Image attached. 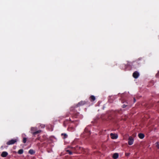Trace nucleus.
<instances>
[{
    "instance_id": "obj_8",
    "label": "nucleus",
    "mask_w": 159,
    "mask_h": 159,
    "mask_svg": "<svg viewBox=\"0 0 159 159\" xmlns=\"http://www.w3.org/2000/svg\"><path fill=\"white\" fill-rule=\"evenodd\" d=\"M96 99L95 97L93 95H91L89 98L91 102L94 101Z\"/></svg>"
},
{
    "instance_id": "obj_23",
    "label": "nucleus",
    "mask_w": 159,
    "mask_h": 159,
    "mask_svg": "<svg viewBox=\"0 0 159 159\" xmlns=\"http://www.w3.org/2000/svg\"><path fill=\"white\" fill-rule=\"evenodd\" d=\"M129 153H125V155L126 156H129Z\"/></svg>"
},
{
    "instance_id": "obj_21",
    "label": "nucleus",
    "mask_w": 159,
    "mask_h": 159,
    "mask_svg": "<svg viewBox=\"0 0 159 159\" xmlns=\"http://www.w3.org/2000/svg\"><path fill=\"white\" fill-rule=\"evenodd\" d=\"M156 77L159 78V71H158L157 73L156 74Z\"/></svg>"
},
{
    "instance_id": "obj_22",
    "label": "nucleus",
    "mask_w": 159,
    "mask_h": 159,
    "mask_svg": "<svg viewBox=\"0 0 159 159\" xmlns=\"http://www.w3.org/2000/svg\"><path fill=\"white\" fill-rule=\"evenodd\" d=\"M156 146L157 148H158V149L159 148V144L157 143L156 145Z\"/></svg>"
},
{
    "instance_id": "obj_15",
    "label": "nucleus",
    "mask_w": 159,
    "mask_h": 159,
    "mask_svg": "<svg viewBox=\"0 0 159 159\" xmlns=\"http://www.w3.org/2000/svg\"><path fill=\"white\" fill-rule=\"evenodd\" d=\"M35 152L34 150L32 149H30L29 151V153L31 155L33 154Z\"/></svg>"
},
{
    "instance_id": "obj_12",
    "label": "nucleus",
    "mask_w": 159,
    "mask_h": 159,
    "mask_svg": "<svg viewBox=\"0 0 159 159\" xmlns=\"http://www.w3.org/2000/svg\"><path fill=\"white\" fill-rule=\"evenodd\" d=\"M72 148L74 149L76 151L78 150H81V149H82V148H81L80 147H79L77 146L74 148L72 147Z\"/></svg>"
},
{
    "instance_id": "obj_2",
    "label": "nucleus",
    "mask_w": 159,
    "mask_h": 159,
    "mask_svg": "<svg viewBox=\"0 0 159 159\" xmlns=\"http://www.w3.org/2000/svg\"><path fill=\"white\" fill-rule=\"evenodd\" d=\"M91 134L90 131L86 127L83 132L84 135V136H89Z\"/></svg>"
},
{
    "instance_id": "obj_10",
    "label": "nucleus",
    "mask_w": 159,
    "mask_h": 159,
    "mask_svg": "<svg viewBox=\"0 0 159 159\" xmlns=\"http://www.w3.org/2000/svg\"><path fill=\"white\" fill-rule=\"evenodd\" d=\"M138 136L140 139H143L144 137V135L142 133H139L138 134Z\"/></svg>"
},
{
    "instance_id": "obj_6",
    "label": "nucleus",
    "mask_w": 159,
    "mask_h": 159,
    "mask_svg": "<svg viewBox=\"0 0 159 159\" xmlns=\"http://www.w3.org/2000/svg\"><path fill=\"white\" fill-rule=\"evenodd\" d=\"M8 154V153L7 152L5 151L3 152L1 154V156L3 157H6L7 156Z\"/></svg>"
},
{
    "instance_id": "obj_19",
    "label": "nucleus",
    "mask_w": 159,
    "mask_h": 159,
    "mask_svg": "<svg viewBox=\"0 0 159 159\" xmlns=\"http://www.w3.org/2000/svg\"><path fill=\"white\" fill-rule=\"evenodd\" d=\"M116 112H117L118 114H122V111L121 110H118L116 111Z\"/></svg>"
},
{
    "instance_id": "obj_9",
    "label": "nucleus",
    "mask_w": 159,
    "mask_h": 159,
    "mask_svg": "<svg viewBox=\"0 0 159 159\" xmlns=\"http://www.w3.org/2000/svg\"><path fill=\"white\" fill-rule=\"evenodd\" d=\"M41 132V130H36L35 132H32V134L34 135H35L38 134H39Z\"/></svg>"
},
{
    "instance_id": "obj_3",
    "label": "nucleus",
    "mask_w": 159,
    "mask_h": 159,
    "mask_svg": "<svg viewBox=\"0 0 159 159\" xmlns=\"http://www.w3.org/2000/svg\"><path fill=\"white\" fill-rule=\"evenodd\" d=\"M17 141V140L16 139H12L7 142L6 144L7 145L13 144L16 142Z\"/></svg>"
},
{
    "instance_id": "obj_11",
    "label": "nucleus",
    "mask_w": 159,
    "mask_h": 159,
    "mask_svg": "<svg viewBox=\"0 0 159 159\" xmlns=\"http://www.w3.org/2000/svg\"><path fill=\"white\" fill-rule=\"evenodd\" d=\"M119 157V154L117 153H115L114 154L113 156V158L114 159H116L118 158Z\"/></svg>"
},
{
    "instance_id": "obj_20",
    "label": "nucleus",
    "mask_w": 159,
    "mask_h": 159,
    "mask_svg": "<svg viewBox=\"0 0 159 159\" xmlns=\"http://www.w3.org/2000/svg\"><path fill=\"white\" fill-rule=\"evenodd\" d=\"M66 152L70 155H71L72 154V152L69 150H67Z\"/></svg>"
},
{
    "instance_id": "obj_5",
    "label": "nucleus",
    "mask_w": 159,
    "mask_h": 159,
    "mask_svg": "<svg viewBox=\"0 0 159 159\" xmlns=\"http://www.w3.org/2000/svg\"><path fill=\"white\" fill-rule=\"evenodd\" d=\"M139 73L137 71H135L133 73V76L134 78L137 79L139 77Z\"/></svg>"
},
{
    "instance_id": "obj_18",
    "label": "nucleus",
    "mask_w": 159,
    "mask_h": 159,
    "mask_svg": "<svg viewBox=\"0 0 159 159\" xmlns=\"http://www.w3.org/2000/svg\"><path fill=\"white\" fill-rule=\"evenodd\" d=\"M26 140H27V138L25 137H24L23 139V142L24 143H25L26 142Z\"/></svg>"
},
{
    "instance_id": "obj_7",
    "label": "nucleus",
    "mask_w": 159,
    "mask_h": 159,
    "mask_svg": "<svg viewBox=\"0 0 159 159\" xmlns=\"http://www.w3.org/2000/svg\"><path fill=\"white\" fill-rule=\"evenodd\" d=\"M110 136H111V139H116L118 137L115 134H113L112 133L110 134Z\"/></svg>"
},
{
    "instance_id": "obj_17",
    "label": "nucleus",
    "mask_w": 159,
    "mask_h": 159,
    "mask_svg": "<svg viewBox=\"0 0 159 159\" xmlns=\"http://www.w3.org/2000/svg\"><path fill=\"white\" fill-rule=\"evenodd\" d=\"M126 107H128V108H129V106L127 104H124L122 106V107L123 108H125Z\"/></svg>"
},
{
    "instance_id": "obj_25",
    "label": "nucleus",
    "mask_w": 159,
    "mask_h": 159,
    "mask_svg": "<svg viewBox=\"0 0 159 159\" xmlns=\"http://www.w3.org/2000/svg\"><path fill=\"white\" fill-rule=\"evenodd\" d=\"M69 120H70V121H71L72 122H73L74 121H72L71 120V119H70V118L69 119Z\"/></svg>"
},
{
    "instance_id": "obj_1",
    "label": "nucleus",
    "mask_w": 159,
    "mask_h": 159,
    "mask_svg": "<svg viewBox=\"0 0 159 159\" xmlns=\"http://www.w3.org/2000/svg\"><path fill=\"white\" fill-rule=\"evenodd\" d=\"M86 103V102L85 101H81L79 102L75 106H72L70 108V114L72 115L73 117L76 118L78 116L79 113L76 112L75 110V108L80 106H83Z\"/></svg>"
},
{
    "instance_id": "obj_16",
    "label": "nucleus",
    "mask_w": 159,
    "mask_h": 159,
    "mask_svg": "<svg viewBox=\"0 0 159 159\" xmlns=\"http://www.w3.org/2000/svg\"><path fill=\"white\" fill-rule=\"evenodd\" d=\"M23 150L22 149H20L19 150L18 152V153L19 154H21L23 153Z\"/></svg>"
},
{
    "instance_id": "obj_14",
    "label": "nucleus",
    "mask_w": 159,
    "mask_h": 159,
    "mask_svg": "<svg viewBox=\"0 0 159 159\" xmlns=\"http://www.w3.org/2000/svg\"><path fill=\"white\" fill-rule=\"evenodd\" d=\"M61 135L62 136H63V138L64 139H66L67 137V135L65 133H62L61 134Z\"/></svg>"
},
{
    "instance_id": "obj_24",
    "label": "nucleus",
    "mask_w": 159,
    "mask_h": 159,
    "mask_svg": "<svg viewBox=\"0 0 159 159\" xmlns=\"http://www.w3.org/2000/svg\"><path fill=\"white\" fill-rule=\"evenodd\" d=\"M136 100L135 98H134V102H136Z\"/></svg>"
},
{
    "instance_id": "obj_4",
    "label": "nucleus",
    "mask_w": 159,
    "mask_h": 159,
    "mask_svg": "<svg viewBox=\"0 0 159 159\" xmlns=\"http://www.w3.org/2000/svg\"><path fill=\"white\" fill-rule=\"evenodd\" d=\"M134 141V139L132 136L129 137L128 139V143L129 145H131L133 144Z\"/></svg>"
},
{
    "instance_id": "obj_13",
    "label": "nucleus",
    "mask_w": 159,
    "mask_h": 159,
    "mask_svg": "<svg viewBox=\"0 0 159 159\" xmlns=\"http://www.w3.org/2000/svg\"><path fill=\"white\" fill-rule=\"evenodd\" d=\"M37 130V128L36 127H32L31 128V133H32V132H35Z\"/></svg>"
},
{
    "instance_id": "obj_26",
    "label": "nucleus",
    "mask_w": 159,
    "mask_h": 159,
    "mask_svg": "<svg viewBox=\"0 0 159 159\" xmlns=\"http://www.w3.org/2000/svg\"><path fill=\"white\" fill-rule=\"evenodd\" d=\"M66 122V121H64V124H65V122Z\"/></svg>"
}]
</instances>
